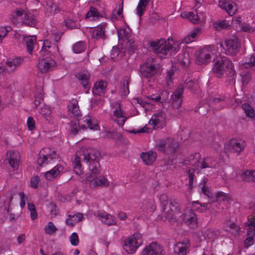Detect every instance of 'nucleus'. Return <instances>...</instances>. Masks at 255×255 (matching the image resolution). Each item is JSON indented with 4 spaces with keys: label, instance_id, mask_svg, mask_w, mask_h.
<instances>
[{
    "label": "nucleus",
    "instance_id": "nucleus-1",
    "mask_svg": "<svg viewBox=\"0 0 255 255\" xmlns=\"http://www.w3.org/2000/svg\"><path fill=\"white\" fill-rule=\"evenodd\" d=\"M212 71L220 78H226L229 85H234L236 83V71L232 61L225 56H220L215 62Z\"/></svg>",
    "mask_w": 255,
    "mask_h": 255
},
{
    "label": "nucleus",
    "instance_id": "nucleus-2",
    "mask_svg": "<svg viewBox=\"0 0 255 255\" xmlns=\"http://www.w3.org/2000/svg\"><path fill=\"white\" fill-rule=\"evenodd\" d=\"M159 200L163 209V214L166 219L171 220L174 214L181 212L179 200L177 198L169 199L166 194L160 196Z\"/></svg>",
    "mask_w": 255,
    "mask_h": 255
},
{
    "label": "nucleus",
    "instance_id": "nucleus-3",
    "mask_svg": "<svg viewBox=\"0 0 255 255\" xmlns=\"http://www.w3.org/2000/svg\"><path fill=\"white\" fill-rule=\"evenodd\" d=\"M124 250L128 254L134 253L137 249L140 246L142 243L141 235L140 233H135L131 237L125 238L123 240Z\"/></svg>",
    "mask_w": 255,
    "mask_h": 255
},
{
    "label": "nucleus",
    "instance_id": "nucleus-4",
    "mask_svg": "<svg viewBox=\"0 0 255 255\" xmlns=\"http://www.w3.org/2000/svg\"><path fill=\"white\" fill-rule=\"evenodd\" d=\"M104 158L100 152L92 148L82 147L75 154V159H97Z\"/></svg>",
    "mask_w": 255,
    "mask_h": 255
},
{
    "label": "nucleus",
    "instance_id": "nucleus-5",
    "mask_svg": "<svg viewBox=\"0 0 255 255\" xmlns=\"http://www.w3.org/2000/svg\"><path fill=\"white\" fill-rule=\"evenodd\" d=\"M139 71L140 75L145 78H149L154 76L158 71L155 66L154 59L149 58L140 66Z\"/></svg>",
    "mask_w": 255,
    "mask_h": 255
},
{
    "label": "nucleus",
    "instance_id": "nucleus-6",
    "mask_svg": "<svg viewBox=\"0 0 255 255\" xmlns=\"http://www.w3.org/2000/svg\"><path fill=\"white\" fill-rule=\"evenodd\" d=\"M240 47L238 38L236 36H233L232 38L225 41L224 48L226 54L235 56L239 52Z\"/></svg>",
    "mask_w": 255,
    "mask_h": 255
},
{
    "label": "nucleus",
    "instance_id": "nucleus-7",
    "mask_svg": "<svg viewBox=\"0 0 255 255\" xmlns=\"http://www.w3.org/2000/svg\"><path fill=\"white\" fill-rule=\"evenodd\" d=\"M167 43L168 42L162 38L149 42V47L160 57L165 56L166 52H168L166 49Z\"/></svg>",
    "mask_w": 255,
    "mask_h": 255
},
{
    "label": "nucleus",
    "instance_id": "nucleus-8",
    "mask_svg": "<svg viewBox=\"0 0 255 255\" xmlns=\"http://www.w3.org/2000/svg\"><path fill=\"white\" fill-rule=\"evenodd\" d=\"M86 180L90 186L94 188L98 186L107 187L110 185L108 179L103 175L89 174L86 177Z\"/></svg>",
    "mask_w": 255,
    "mask_h": 255
},
{
    "label": "nucleus",
    "instance_id": "nucleus-9",
    "mask_svg": "<svg viewBox=\"0 0 255 255\" xmlns=\"http://www.w3.org/2000/svg\"><path fill=\"white\" fill-rule=\"evenodd\" d=\"M246 143L245 141L239 142L236 139H232L226 145L225 149L226 151H225L224 153H226L227 151L239 155L244 149Z\"/></svg>",
    "mask_w": 255,
    "mask_h": 255
},
{
    "label": "nucleus",
    "instance_id": "nucleus-10",
    "mask_svg": "<svg viewBox=\"0 0 255 255\" xmlns=\"http://www.w3.org/2000/svg\"><path fill=\"white\" fill-rule=\"evenodd\" d=\"M184 87L180 85L171 95L172 106L175 109H178L182 104Z\"/></svg>",
    "mask_w": 255,
    "mask_h": 255
},
{
    "label": "nucleus",
    "instance_id": "nucleus-11",
    "mask_svg": "<svg viewBox=\"0 0 255 255\" xmlns=\"http://www.w3.org/2000/svg\"><path fill=\"white\" fill-rule=\"evenodd\" d=\"M162 247L156 242H152L146 246L142 252V255H162Z\"/></svg>",
    "mask_w": 255,
    "mask_h": 255
},
{
    "label": "nucleus",
    "instance_id": "nucleus-12",
    "mask_svg": "<svg viewBox=\"0 0 255 255\" xmlns=\"http://www.w3.org/2000/svg\"><path fill=\"white\" fill-rule=\"evenodd\" d=\"M56 62L52 58H45L39 60L37 68L42 73H46L52 70Z\"/></svg>",
    "mask_w": 255,
    "mask_h": 255
},
{
    "label": "nucleus",
    "instance_id": "nucleus-13",
    "mask_svg": "<svg viewBox=\"0 0 255 255\" xmlns=\"http://www.w3.org/2000/svg\"><path fill=\"white\" fill-rule=\"evenodd\" d=\"M182 219L192 228L197 226V219L193 210L185 211L182 215Z\"/></svg>",
    "mask_w": 255,
    "mask_h": 255
},
{
    "label": "nucleus",
    "instance_id": "nucleus-14",
    "mask_svg": "<svg viewBox=\"0 0 255 255\" xmlns=\"http://www.w3.org/2000/svg\"><path fill=\"white\" fill-rule=\"evenodd\" d=\"M190 247L188 240L177 243L174 247V252L176 255H186L189 252Z\"/></svg>",
    "mask_w": 255,
    "mask_h": 255
},
{
    "label": "nucleus",
    "instance_id": "nucleus-15",
    "mask_svg": "<svg viewBox=\"0 0 255 255\" xmlns=\"http://www.w3.org/2000/svg\"><path fill=\"white\" fill-rule=\"evenodd\" d=\"M219 5L221 8L225 10L230 15H234L237 10L236 3L232 1L220 0L219 1Z\"/></svg>",
    "mask_w": 255,
    "mask_h": 255
},
{
    "label": "nucleus",
    "instance_id": "nucleus-16",
    "mask_svg": "<svg viewBox=\"0 0 255 255\" xmlns=\"http://www.w3.org/2000/svg\"><path fill=\"white\" fill-rule=\"evenodd\" d=\"M211 60L210 52L205 49L200 50L196 54V62L198 65L207 64Z\"/></svg>",
    "mask_w": 255,
    "mask_h": 255
},
{
    "label": "nucleus",
    "instance_id": "nucleus-17",
    "mask_svg": "<svg viewBox=\"0 0 255 255\" xmlns=\"http://www.w3.org/2000/svg\"><path fill=\"white\" fill-rule=\"evenodd\" d=\"M39 159H54L59 158V155L56 153L54 150H52L51 149L48 147H45L42 149L39 153Z\"/></svg>",
    "mask_w": 255,
    "mask_h": 255
},
{
    "label": "nucleus",
    "instance_id": "nucleus-18",
    "mask_svg": "<svg viewBox=\"0 0 255 255\" xmlns=\"http://www.w3.org/2000/svg\"><path fill=\"white\" fill-rule=\"evenodd\" d=\"M68 115L71 117H78L81 116V112L78 105V101L75 99H72L68 106Z\"/></svg>",
    "mask_w": 255,
    "mask_h": 255
},
{
    "label": "nucleus",
    "instance_id": "nucleus-19",
    "mask_svg": "<svg viewBox=\"0 0 255 255\" xmlns=\"http://www.w3.org/2000/svg\"><path fill=\"white\" fill-rule=\"evenodd\" d=\"M118 107L116 110L114 111L113 120L121 126L124 125L127 118L125 117L121 110V105L118 103Z\"/></svg>",
    "mask_w": 255,
    "mask_h": 255
},
{
    "label": "nucleus",
    "instance_id": "nucleus-20",
    "mask_svg": "<svg viewBox=\"0 0 255 255\" xmlns=\"http://www.w3.org/2000/svg\"><path fill=\"white\" fill-rule=\"evenodd\" d=\"M246 225L249 226L247 235L248 236H255V209L250 216L249 217L248 222L246 223Z\"/></svg>",
    "mask_w": 255,
    "mask_h": 255
},
{
    "label": "nucleus",
    "instance_id": "nucleus-21",
    "mask_svg": "<svg viewBox=\"0 0 255 255\" xmlns=\"http://www.w3.org/2000/svg\"><path fill=\"white\" fill-rule=\"evenodd\" d=\"M166 152L168 154L175 153L178 151L179 143L172 138H166Z\"/></svg>",
    "mask_w": 255,
    "mask_h": 255
},
{
    "label": "nucleus",
    "instance_id": "nucleus-22",
    "mask_svg": "<svg viewBox=\"0 0 255 255\" xmlns=\"http://www.w3.org/2000/svg\"><path fill=\"white\" fill-rule=\"evenodd\" d=\"M107 85V82L103 80L99 81L98 83H96L93 88V94L102 96L105 93Z\"/></svg>",
    "mask_w": 255,
    "mask_h": 255
},
{
    "label": "nucleus",
    "instance_id": "nucleus-23",
    "mask_svg": "<svg viewBox=\"0 0 255 255\" xmlns=\"http://www.w3.org/2000/svg\"><path fill=\"white\" fill-rule=\"evenodd\" d=\"M240 176L244 182L248 183L255 182V170L245 169L242 171Z\"/></svg>",
    "mask_w": 255,
    "mask_h": 255
},
{
    "label": "nucleus",
    "instance_id": "nucleus-24",
    "mask_svg": "<svg viewBox=\"0 0 255 255\" xmlns=\"http://www.w3.org/2000/svg\"><path fill=\"white\" fill-rule=\"evenodd\" d=\"M90 76V74L87 72H80L77 73L76 75V77L77 78L80 83L86 89H88L90 88L89 85Z\"/></svg>",
    "mask_w": 255,
    "mask_h": 255
},
{
    "label": "nucleus",
    "instance_id": "nucleus-25",
    "mask_svg": "<svg viewBox=\"0 0 255 255\" xmlns=\"http://www.w3.org/2000/svg\"><path fill=\"white\" fill-rule=\"evenodd\" d=\"M88 163L89 174H99L102 168L98 160H87Z\"/></svg>",
    "mask_w": 255,
    "mask_h": 255
},
{
    "label": "nucleus",
    "instance_id": "nucleus-26",
    "mask_svg": "<svg viewBox=\"0 0 255 255\" xmlns=\"http://www.w3.org/2000/svg\"><path fill=\"white\" fill-rule=\"evenodd\" d=\"M202 235L206 240L213 241L218 238L220 235V232L218 230L208 229L203 231Z\"/></svg>",
    "mask_w": 255,
    "mask_h": 255
},
{
    "label": "nucleus",
    "instance_id": "nucleus-27",
    "mask_svg": "<svg viewBox=\"0 0 255 255\" xmlns=\"http://www.w3.org/2000/svg\"><path fill=\"white\" fill-rule=\"evenodd\" d=\"M98 216L101 220L102 222L108 226L115 225L116 222L115 217L106 213H98Z\"/></svg>",
    "mask_w": 255,
    "mask_h": 255
},
{
    "label": "nucleus",
    "instance_id": "nucleus-28",
    "mask_svg": "<svg viewBox=\"0 0 255 255\" xmlns=\"http://www.w3.org/2000/svg\"><path fill=\"white\" fill-rule=\"evenodd\" d=\"M181 16L184 18H188L192 23L194 24L199 23L200 22V19L197 13V11L188 12L181 14Z\"/></svg>",
    "mask_w": 255,
    "mask_h": 255
},
{
    "label": "nucleus",
    "instance_id": "nucleus-29",
    "mask_svg": "<svg viewBox=\"0 0 255 255\" xmlns=\"http://www.w3.org/2000/svg\"><path fill=\"white\" fill-rule=\"evenodd\" d=\"M177 62L184 67H187L190 64L189 53L185 52L179 54Z\"/></svg>",
    "mask_w": 255,
    "mask_h": 255
},
{
    "label": "nucleus",
    "instance_id": "nucleus-30",
    "mask_svg": "<svg viewBox=\"0 0 255 255\" xmlns=\"http://www.w3.org/2000/svg\"><path fill=\"white\" fill-rule=\"evenodd\" d=\"M106 24L104 23L100 25L93 31V37L96 39L100 38H105V29L106 26Z\"/></svg>",
    "mask_w": 255,
    "mask_h": 255
},
{
    "label": "nucleus",
    "instance_id": "nucleus-31",
    "mask_svg": "<svg viewBox=\"0 0 255 255\" xmlns=\"http://www.w3.org/2000/svg\"><path fill=\"white\" fill-rule=\"evenodd\" d=\"M129 80L127 77H125L121 83L122 95L126 96L129 94Z\"/></svg>",
    "mask_w": 255,
    "mask_h": 255
},
{
    "label": "nucleus",
    "instance_id": "nucleus-32",
    "mask_svg": "<svg viewBox=\"0 0 255 255\" xmlns=\"http://www.w3.org/2000/svg\"><path fill=\"white\" fill-rule=\"evenodd\" d=\"M200 33V28H196L194 29L188 35L186 36L183 41L186 43H189L193 41V39H195L197 35Z\"/></svg>",
    "mask_w": 255,
    "mask_h": 255
},
{
    "label": "nucleus",
    "instance_id": "nucleus-33",
    "mask_svg": "<svg viewBox=\"0 0 255 255\" xmlns=\"http://www.w3.org/2000/svg\"><path fill=\"white\" fill-rule=\"evenodd\" d=\"M35 36H29L25 38V42L26 44L27 51L31 54L33 50V45L34 41L36 40Z\"/></svg>",
    "mask_w": 255,
    "mask_h": 255
},
{
    "label": "nucleus",
    "instance_id": "nucleus-34",
    "mask_svg": "<svg viewBox=\"0 0 255 255\" xmlns=\"http://www.w3.org/2000/svg\"><path fill=\"white\" fill-rule=\"evenodd\" d=\"M71 132L74 134H76L78 132V131L80 128L83 130L86 129L87 128L85 125L80 126V123L77 121H71Z\"/></svg>",
    "mask_w": 255,
    "mask_h": 255
},
{
    "label": "nucleus",
    "instance_id": "nucleus-35",
    "mask_svg": "<svg viewBox=\"0 0 255 255\" xmlns=\"http://www.w3.org/2000/svg\"><path fill=\"white\" fill-rule=\"evenodd\" d=\"M148 3V0H139L137 7L136 8V12L138 15L140 17L143 14V11Z\"/></svg>",
    "mask_w": 255,
    "mask_h": 255
},
{
    "label": "nucleus",
    "instance_id": "nucleus-36",
    "mask_svg": "<svg viewBox=\"0 0 255 255\" xmlns=\"http://www.w3.org/2000/svg\"><path fill=\"white\" fill-rule=\"evenodd\" d=\"M246 116L251 118H254L255 116V111L252 107L248 103H245L242 106Z\"/></svg>",
    "mask_w": 255,
    "mask_h": 255
},
{
    "label": "nucleus",
    "instance_id": "nucleus-37",
    "mask_svg": "<svg viewBox=\"0 0 255 255\" xmlns=\"http://www.w3.org/2000/svg\"><path fill=\"white\" fill-rule=\"evenodd\" d=\"M23 62V59L20 57H17L14 59H9L6 61V65L9 68H12L14 67V68L12 70H14L15 67L18 66L21 63Z\"/></svg>",
    "mask_w": 255,
    "mask_h": 255
},
{
    "label": "nucleus",
    "instance_id": "nucleus-38",
    "mask_svg": "<svg viewBox=\"0 0 255 255\" xmlns=\"http://www.w3.org/2000/svg\"><path fill=\"white\" fill-rule=\"evenodd\" d=\"M143 204L145 209L150 212H153L156 209L155 202L152 199L145 200Z\"/></svg>",
    "mask_w": 255,
    "mask_h": 255
},
{
    "label": "nucleus",
    "instance_id": "nucleus-39",
    "mask_svg": "<svg viewBox=\"0 0 255 255\" xmlns=\"http://www.w3.org/2000/svg\"><path fill=\"white\" fill-rule=\"evenodd\" d=\"M73 170L74 172L77 175H81L83 173V168L81 160H72Z\"/></svg>",
    "mask_w": 255,
    "mask_h": 255
},
{
    "label": "nucleus",
    "instance_id": "nucleus-40",
    "mask_svg": "<svg viewBox=\"0 0 255 255\" xmlns=\"http://www.w3.org/2000/svg\"><path fill=\"white\" fill-rule=\"evenodd\" d=\"M6 159H20L21 155L19 151L16 150H8L6 153Z\"/></svg>",
    "mask_w": 255,
    "mask_h": 255
},
{
    "label": "nucleus",
    "instance_id": "nucleus-41",
    "mask_svg": "<svg viewBox=\"0 0 255 255\" xmlns=\"http://www.w3.org/2000/svg\"><path fill=\"white\" fill-rule=\"evenodd\" d=\"M140 157L141 159H156L157 158V155L156 152L151 150L145 152H141L140 155Z\"/></svg>",
    "mask_w": 255,
    "mask_h": 255
},
{
    "label": "nucleus",
    "instance_id": "nucleus-42",
    "mask_svg": "<svg viewBox=\"0 0 255 255\" xmlns=\"http://www.w3.org/2000/svg\"><path fill=\"white\" fill-rule=\"evenodd\" d=\"M126 48L130 53H133L137 50V46L134 44V40L128 39L126 43Z\"/></svg>",
    "mask_w": 255,
    "mask_h": 255
},
{
    "label": "nucleus",
    "instance_id": "nucleus-43",
    "mask_svg": "<svg viewBox=\"0 0 255 255\" xmlns=\"http://www.w3.org/2000/svg\"><path fill=\"white\" fill-rule=\"evenodd\" d=\"M86 49L85 44L82 41L78 42L73 46V50L76 53H80L85 51Z\"/></svg>",
    "mask_w": 255,
    "mask_h": 255
},
{
    "label": "nucleus",
    "instance_id": "nucleus-44",
    "mask_svg": "<svg viewBox=\"0 0 255 255\" xmlns=\"http://www.w3.org/2000/svg\"><path fill=\"white\" fill-rule=\"evenodd\" d=\"M22 23L25 25L33 27L35 25L36 20L34 18L27 14L24 15V18L22 21Z\"/></svg>",
    "mask_w": 255,
    "mask_h": 255
},
{
    "label": "nucleus",
    "instance_id": "nucleus-45",
    "mask_svg": "<svg viewBox=\"0 0 255 255\" xmlns=\"http://www.w3.org/2000/svg\"><path fill=\"white\" fill-rule=\"evenodd\" d=\"M230 27V25L225 20L214 24L215 28L216 30L218 31L222 30V29H228Z\"/></svg>",
    "mask_w": 255,
    "mask_h": 255
},
{
    "label": "nucleus",
    "instance_id": "nucleus-46",
    "mask_svg": "<svg viewBox=\"0 0 255 255\" xmlns=\"http://www.w3.org/2000/svg\"><path fill=\"white\" fill-rule=\"evenodd\" d=\"M243 67L245 68H251L255 70V56L252 55L243 64Z\"/></svg>",
    "mask_w": 255,
    "mask_h": 255
},
{
    "label": "nucleus",
    "instance_id": "nucleus-47",
    "mask_svg": "<svg viewBox=\"0 0 255 255\" xmlns=\"http://www.w3.org/2000/svg\"><path fill=\"white\" fill-rule=\"evenodd\" d=\"M59 173V171L58 169L56 168V167H54L50 171H47L45 173V176L47 180H51L55 178Z\"/></svg>",
    "mask_w": 255,
    "mask_h": 255
},
{
    "label": "nucleus",
    "instance_id": "nucleus-48",
    "mask_svg": "<svg viewBox=\"0 0 255 255\" xmlns=\"http://www.w3.org/2000/svg\"><path fill=\"white\" fill-rule=\"evenodd\" d=\"M243 84H247L251 79V74L250 71H242L240 74Z\"/></svg>",
    "mask_w": 255,
    "mask_h": 255
},
{
    "label": "nucleus",
    "instance_id": "nucleus-49",
    "mask_svg": "<svg viewBox=\"0 0 255 255\" xmlns=\"http://www.w3.org/2000/svg\"><path fill=\"white\" fill-rule=\"evenodd\" d=\"M159 98L162 102H171V97H169V92L168 91H163L159 95Z\"/></svg>",
    "mask_w": 255,
    "mask_h": 255
},
{
    "label": "nucleus",
    "instance_id": "nucleus-50",
    "mask_svg": "<svg viewBox=\"0 0 255 255\" xmlns=\"http://www.w3.org/2000/svg\"><path fill=\"white\" fill-rule=\"evenodd\" d=\"M166 49L168 50V52H166L165 56L168 54L172 55V54H176L179 50L180 47L178 45L177 47H174L168 42Z\"/></svg>",
    "mask_w": 255,
    "mask_h": 255
},
{
    "label": "nucleus",
    "instance_id": "nucleus-51",
    "mask_svg": "<svg viewBox=\"0 0 255 255\" xmlns=\"http://www.w3.org/2000/svg\"><path fill=\"white\" fill-rule=\"evenodd\" d=\"M44 229L45 233L49 235L53 234L57 230L51 222H49L48 223V225L45 227Z\"/></svg>",
    "mask_w": 255,
    "mask_h": 255
},
{
    "label": "nucleus",
    "instance_id": "nucleus-52",
    "mask_svg": "<svg viewBox=\"0 0 255 255\" xmlns=\"http://www.w3.org/2000/svg\"><path fill=\"white\" fill-rule=\"evenodd\" d=\"M154 118L159 123L164 122L166 119V114L163 111L158 112L153 115L152 118Z\"/></svg>",
    "mask_w": 255,
    "mask_h": 255
},
{
    "label": "nucleus",
    "instance_id": "nucleus-53",
    "mask_svg": "<svg viewBox=\"0 0 255 255\" xmlns=\"http://www.w3.org/2000/svg\"><path fill=\"white\" fill-rule=\"evenodd\" d=\"M118 34L120 39L125 38L128 40V39H129V34L125 29H121L118 30Z\"/></svg>",
    "mask_w": 255,
    "mask_h": 255
},
{
    "label": "nucleus",
    "instance_id": "nucleus-54",
    "mask_svg": "<svg viewBox=\"0 0 255 255\" xmlns=\"http://www.w3.org/2000/svg\"><path fill=\"white\" fill-rule=\"evenodd\" d=\"M156 147L158 151H163L164 153H166V138L160 140L159 143L156 145Z\"/></svg>",
    "mask_w": 255,
    "mask_h": 255
},
{
    "label": "nucleus",
    "instance_id": "nucleus-55",
    "mask_svg": "<svg viewBox=\"0 0 255 255\" xmlns=\"http://www.w3.org/2000/svg\"><path fill=\"white\" fill-rule=\"evenodd\" d=\"M91 16H99V12L97 9L92 6L91 7L90 10L85 15V18L87 19Z\"/></svg>",
    "mask_w": 255,
    "mask_h": 255
},
{
    "label": "nucleus",
    "instance_id": "nucleus-56",
    "mask_svg": "<svg viewBox=\"0 0 255 255\" xmlns=\"http://www.w3.org/2000/svg\"><path fill=\"white\" fill-rule=\"evenodd\" d=\"M84 122H86L87 124L88 128L91 129L97 130L99 128L98 124L96 123H93L91 119L86 118Z\"/></svg>",
    "mask_w": 255,
    "mask_h": 255
},
{
    "label": "nucleus",
    "instance_id": "nucleus-57",
    "mask_svg": "<svg viewBox=\"0 0 255 255\" xmlns=\"http://www.w3.org/2000/svg\"><path fill=\"white\" fill-rule=\"evenodd\" d=\"M194 169H189L188 171V173L189 174V187L190 189H192L193 187V183L194 178L195 177V175L194 174Z\"/></svg>",
    "mask_w": 255,
    "mask_h": 255
},
{
    "label": "nucleus",
    "instance_id": "nucleus-58",
    "mask_svg": "<svg viewBox=\"0 0 255 255\" xmlns=\"http://www.w3.org/2000/svg\"><path fill=\"white\" fill-rule=\"evenodd\" d=\"M70 241L71 244L74 246H77L79 241L78 236L76 233H73L70 237Z\"/></svg>",
    "mask_w": 255,
    "mask_h": 255
},
{
    "label": "nucleus",
    "instance_id": "nucleus-59",
    "mask_svg": "<svg viewBox=\"0 0 255 255\" xmlns=\"http://www.w3.org/2000/svg\"><path fill=\"white\" fill-rule=\"evenodd\" d=\"M202 207H203L207 209L208 207V204H204L203 205H202L200 203H199L198 201H194L192 203V208L194 210L202 212Z\"/></svg>",
    "mask_w": 255,
    "mask_h": 255
},
{
    "label": "nucleus",
    "instance_id": "nucleus-60",
    "mask_svg": "<svg viewBox=\"0 0 255 255\" xmlns=\"http://www.w3.org/2000/svg\"><path fill=\"white\" fill-rule=\"evenodd\" d=\"M121 50L120 48L117 46H114L111 52V58L113 60L117 58L118 55L120 54Z\"/></svg>",
    "mask_w": 255,
    "mask_h": 255
},
{
    "label": "nucleus",
    "instance_id": "nucleus-61",
    "mask_svg": "<svg viewBox=\"0 0 255 255\" xmlns=\"http://www.w3.org/2000/svg\"><path fill=\"white\" fill-rule=\"evenodd\" d=\"M39 181V177L38 175H35L30 180V186L32 188L36 189L38 187V184Z\"/></svg>",
    "mask_w": 255,
    "mask_h": 255
},
{
    "label": "nucleus",
    "instance_id": "nucleus-62",
    "mask_svg": "<svg viewBox=\"0 0 255 255\" xmlns=\"http://www.w3.org/2000/svg\"><path fill=\"white\" fill-rule=\"evenodd\" d=\"M8 164L14 170L18 169L19 164V160H7Z\"/></svg>",
    "mask_w": 255,
    "mask_h": 255
},
{
    "label": "nucleus",
    "instance_id": "nucleus-63",
    "mask_svg": "<svg viewBox=\"0 0 255 255\" xmlns=\"http://www.w3.org/2000/svg\"><path fill=\"white\" fill-rule=\"evenodd\" d=\"M66 26L71 29L74 28L76 27V23L74 21L71 19H67L65 20Z\"/></svg>",
    "mask_w": 255,
    "mask_h": 255
},
{
    "label": "nucleus",
    "instance_id": "nucleus-64",
    "mask_svg": "<svg viewBox=\"0 0 255 255\" xmlns=\"http://www.w3.org/2000/svg\"><path fill=\"white\" fill-rule=\"evenodd\" d=\"M27 124L30 130H33L35 128L34 121L32 117H29L28 118Z\"/></svg>",
    "mask_w": 255,
    "mask_h": 255
}]
</instances>
